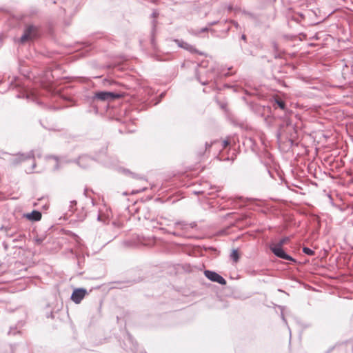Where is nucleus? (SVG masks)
I'll use <instances>...</instances> for the list:
<instances>
[{
    "mask_svg": "<svg viewBox=\"0 0 353 353\" xmlns=\"http://www.w3.org/2000/svg\"><path fill=\"white\" fill-rule=\"evenodd\" d=\"M86 294L87 291L83 288L75 289L71 295V299L75 303L79 304L85 296Z\"/></svg>",
    "mask_w": 353,
    "mask_h": 353,
    "instance_id": "nucleus-4",
    "label": "nucleus"
},
{
    "mask_svg": "<svg viewBox=\"0 0 353 353\" xmlns=\"http://www.w3.org/2000/svg\"><path fill=\"white\" fill-rule=\"evenodd\" d=\"M35 31V28L34 26H28L23 33V34L21 37V42L24 43L28 39H32L34 35V32Z\"/></svg>",
    "mask_w": 353,
    "mask_h": 353,
    "instance_id": "nucleus-5",
    "label": "nucleus"
},
{
    "mask_svg": "<svg viewBox=\"0 0 353 353\" xmlns=\"http://www.w3.org/2000/svg\"><path fill=\"white\" fill-rule=\"evenodd\" d=\"M175 42L178 44L179 47L184 48L186 50H188L191 52H197L196 48L193 46L188 43L187 42L180 40H175Z\"/></svg>",
    "mask_w": 353,
    "mask_h": 353,
    "instance_id": "nucleus-6",
    "label": "nucleus"
},
{
    "mask_svg": "<svg viewBox=\"0 0 353 353\" xmlns=\"http://www.w3.org/2000/svg\"><path fill=\"white\" fill-rule=\"evenodd\" d=\"M230 258L235 262L236 263L238 261H239V252L236 250H233L231 254H230Z\"/></svg>",
    "mask_w": 353,
    "mask_h": 353,
    "instance_id": "nucleus-8",
    "label": "nucleus"
},
{
    "mask_svg": "<svg viewBox=\"0 0 353 353\" xmlns=\"http://www.w3.org/2000/svg\"><path fill=\"white\" fill-rule=\"evenodd\" d=\"M229 143H229V141H224L223 142V147H226L227 145H229Z\"/></svg>",
    "mask_w": 353,
    "mask_h": 353,
    "instance_id": "nucleus-13",
    "label": "nucleus"
},
{
    "mask_svg": "<svg viewBox=\"0 0 353 353\" xmlns=\"http://www.w3.org/2000/svg\"><path fill=\"white\" fill-rule=\"evenodd\" d=\"M270 249L276 256L288 261H294L290 256L284 252L282 247L280 245H276L275 244L272 245Z\"/></svg>",
    "mask_w": 353,
    "mask_h": 353,
    "instance_id": "nucleus-2",
    "label": "nucleus"
},
{
    "mask_svg": "<svg viewBox=\"0 0 353 353\" xmlns=\"http://www.w3.org/2000/svg\"><path fill=\"white\" fill-rule=\"evenodd\" d=\"M303 251L305 254L307 255L312 256L314 254V251L308 248H303Z\"/></svg>",
    "mask_w": 353,
    "mask_h": 353,
    "instance_id": "nucleus-10",
    "label": "nucleus"
},
{
    "mask_svg": "<svg viewBox=\"0 0 353 353\" xmlns=\"http://www.w3.org/2000/svg\"><path fill=\"white\" fill-rule=\"evenodd\" d=\"M204 274L212 281L216 282L221 285H225L226 283L225 279L215 272L205 270L204 272Z\"/></svg>",
    "mask_w": 353,
    "mask_h": 353,
    "instance_id": "nucleus-3",
    "label": "nucleus"
},
{
    "mask_svg": "<svg viewBox=\"0 0 353 353\" xmlns=\"http://www.w3.org/2000/svg\"><path fill=\"white\" fill-rule=\"evenodd\" d=\"M121 96L119 94H115L111 92H99L94 95V98L101 101H110L115 99L119 98Z\"/></svg>",
    "mask_w": 353,
    "mask_h": 353,
    "instance_id": "nucleus-1",
    "label": "nucleus"
},
{
    "mask_svg": "<svg viewBox=\"0 0 353 353\" xmlns=\"http://www.w3.org/2000/svg\"><path fill=\"white\" fill-rule=\"evenodd\" d=\"M242 39L245 40V35H242Z\"/></svg>",
    "mask_w": 353,
    "mask_h": 353,
    "instance_id": "nucleus-14",
    "label": "nucleus"
},
{
    "mask_svg": "<svg viewBox=\"0 0 353 353\" xmlns=\"http://www.w3.org/2000/svg\"><path fill=\"white\" fill-rule=\"evenodd\" d=\"M90 159L87 157H81L79 160V163L82 167H85L84 163L90 161Z\"/></svg>",
    "mask_w": 353,
    "mask_h": 353,
    "instance_id": "nucleus-9",
    "label": "nucleus"
},
{
    "mask_svg": "<svg viewBox=\"0 0 353 353\" xmlns=\"http://www.w3.org/2000/svg\"><path fill=\"white\" fill-rule=\"evenodd\" d=\"M288 241V238H283V239H281L280 241L278 243H276V245H280L281 247H282L283 245L285 244Z\"/></svg>",
    "mask_w": 353,
    "mask_h": 353,
    "instance_id": "nucleus-12",
    "label": "nucleus"
},
{
    "mask_svg": "<svg viewBox=\"0 0 353 353\" xmlns=\"http://www.w3.org/2000/svg\"><path fill=\"white\" fill-rule=\"evenodd\" d=\"M26 217L29 220L39 221L41 219V214L36 210L32 211L31 213L27 214Z\"/></svg>",
    "mask_w": 353,
    "mask_h": 353,
    "instance_id": "nucleus-7",
    "label": "nucleus"
},
{
    "mask_svg": "<svg viewBox=\"0 0 353 353\" xmlns=\"http://www.w3.org/2000/svg\"><path fill=\"white\" fill-rule=\"evenodd\" d=\"M276 103L278 105V106L282 109V110H284L285 109V104L283 101H279V100H277L276 101Z\"/></svg>",
    "mask_w": 353,
    "mask_h": 353,
    "instance_id": "nucleus-11",
    "label": "nucleus"
}]
</instances>
